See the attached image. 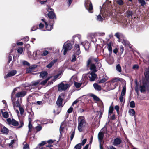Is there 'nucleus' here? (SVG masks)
<instances>
[{"mask_svg":"<svg viewBox=\"0 0 149 149\" xmlns=\"http://www.w3.org/2000/svg\"><path fill=\"white\" fill-rule=\"evenodd\" d=\"M78 129L80 132L82 131V128L86 123V121L84 116H80L78 118Z\"/></svg>","mask_w":149,"mask_h":149,"instance_id":"1","label":"nucleus"},{"mask_svg":"<svg viewBox=\"0 0 149 149\" xmlns=\"http://www.w3.org/2000/svg\"><path fill=\"white\" fill-rule=\"evenodd\" d=\"M74 49V52L72 56V59L71 60L72 62L76 61L77 56L79 55L81 53L80 47L79 45L75 44Z\"/></svg>","mask_w":149,"mask_h":149,"instance_id":"2","label":"nucleus"},{"mask_svg":"<svg viewBox=\"0 0 149 149\" xmlns=\"http://www.w3.org/2000/svg\"><path fill=\"white\" fill-rule=\"evenodd\" d=\"M65 96L63 93H61L59 95L56 103L58 108H62L63 107V103Z\"/></svg>","mask_w":149,"mask_h":149,"instance_id":"3","label":"nucleus"},{"mask_svg":"<svg viewBox=\"0 0 149 149\" xmlns=\"http://www.w3.org/2000/svg\"><path fill=\"white\" fill-rule=\"evenodd\" d=\"M47 11L49 12L47 14L48 17L50 19H54L52 23V24L53 25L55 23L54 20L56 19V15L54 12L53 9L50 7L48 8Z\"/></svg>","mask_w":149,"mask_h":149,"instance_id":"4","label":"nucleus"},{"mask_svg":"<svg viewBox=\"0 0 149 149\" xmlns=\"http://www.w3.org/2000/svg\"><path fill=\"white\" fill-rule=\"evenodd\" d=\"M84 4L86 9L90 13H93V5L90 0H85Z\"/></svg>","mask_w":149,"mask_h":149,"instance_id":"5","label":"nucleus"},{"mask_svg":"<svg viewBox=\"0 0 149 149\" xmlns=\"http://www.w3.org/2000/svg\"><path fill=\"white\" fill-rule=\"evenodd\" d=\"M72 47V45L71 43H65L63 46V49H64L63 54L65 55L68 51L70 50Z\"/></svg>","mask_w":149,"mask_h":149,"instance_id":"6","label":"nucleus"},{"mask_svg":"<svg viewBox=\"0 0 149 149\" xmlns=\"http://www.w3.org/2000/svg\"><path fill=\"white\" fill-rule=\"evenodd\" d=\"M69 87L68 84H64L63 83L61 82L58 85V89L59 91H61L66 90Z\"/></svg>","mask_w":149,"mask_h":149,"instance_id":"7","label":"nucleus"},{"mask_svg":"<svg viewBox=\"0 0 149 149\" xmlns=\"http://www.w3.org/2000/svg\"><path fill=\"white\" fill-rule=\"evenodd\" d=\"M93 61L95 62L96 63L98 62V61H99V60L98 57L94 58L92 57H90L87 61L86 67H88L90 66L91 64L92 63V62Z\"/></svg>","mask_w":149,"mask_h":149,"instance_id":"8","label":"nucleus"},{"mask_svg":"<svg viewBox=\"0 0 149 149\" xmlns=\"http://www.w3.org/2000/svg\"><path fill=\"white\" fill-rule=\"evenodd\" d=\"M140 92L142 93H144L146 91L149 92V85L146 86L144 85H140L139 86Z\"/></svg>","mask_w":149,"mask_h":149,"instance_id":"9","label":"nucleus"},{"mask_svg":"<svg viewBox=\"0 0 149 149\" xmlns=\"http://www.w3.org/2000/svg\"><path fill=\"white\" fill-rule=\"evenodd\" d=\"M17 71L15 70H13L8 73L4 76L5 79H6L8 77L14 76L17 73Z\"/></svg>","mask_w":149,"mask_h":149,"instance_id":"10","label":"nucleus"},{"mask_svg":"<svg viewBox=\"0 0 149 149\" xmlns=\"http://www.w3.org/2000/svg\"><path fill=\"white\" fill-rule=\"evenodd\" d=\"M95 72H91L89 75L90 80L91 81H93L95 80L96 78L97 77V76Z\"/></svg>","mask_w":149,"mask_h":149,"instance_id":"11","label":"nucleus"},{"mask_svg":"<svg viewBox=\"0 0 149 149\" xmlns=\"http://www.w3.org/2000/svg\"><path fill=\"white\" fill-rule=\"evenodd\" d=\"M121 142L122 140L120 138L117 137L114 139L113 144L114 146H117L120 145Z\"/></svg>","mask_w":149,"mask_h":149,"instance_id":"12","label":"nucleus"},{"mask_svg":"<svg viewBox=\"0 0 149 149\" xmlns=\"http://www.w3.org/2000/svg\"><path fill=\"white\" fill-rule=\"evenodd\" d=\"M26 94V91H22L19 92L17 93L15 95V96L17 97H23L25 96Z\"/></svg>","mask_w":149,"mask_h":149,"instance_id":"13","label":"nucleus"},{"mask_svg":"<svg viewBox=\"0 0 149 149\" xmlns=\"http://www.w3.org/2000/svg\"><path fill=\"white\" fill-rule=\"evenodd\" d=\"M47 143V141H42L41 143L39 144L37 146L36 148V149H45V147H43L42 146Z\"/></svg>","mask_w":149,"mask_h":149,"instance_id":"14","label":"nucleus"},{"mask_svg":"<svg viewBox=\"0 0 149 149\" xmlns=\"http://www.w3.org/2000/svg\"><path fill=\"white\" fill-rule=\"evenodd\" d=\"M144 75L146 80L148 82L149 81V68H147L146 69Z\"/></svg>","mask_w":149,"mask_h":149,"instance_id":"15","label":"nucleus"},{"mask_svg":"<svg viewBox=\"0 0 149 149\" xmlns=\"http://www.w3.org/2000/svg\"><path fill=\"white\" fill-rule=\"evenodd\" d=\"M57 61V59L53 60L46 66V67L48 68H50Z\"/></svg>","mask_w":149,"mask_h":149,"instance_id":"16","label":"nucleus"},{"mask_svg":"<svg viewBox=\"0 0 149 149\" xmlns=\"http://www.w3.org/2000/svg\"><path fill=\"white\" fill-rule=\"evenodd\" d=\"M104 134L102 132H100L98 135V138L100 142L101 143L104 138Z\"/></svg>","mask_w":149,"mask_h":149,"instance_id":"17","label":"nucleus"},{"mask_svg":"<svg viewBox=\"0 0 149 149\" xmlns=\"http://www.w3.org/2000/svg\"><path fill=\"white\" fill-rule=\"evenodd\" d=\"M90 65V69L91 71V72H96L97 71L96 66L95 64L91 63Z\"/></svg>","mask_w":149,"mask_h":149,"instance_id":"18","label":"nucleus"},{"mask_svg":"<svg viewBox=\"0 0 149 149\" xmlns=\"http://www.w3.org/2000/svg\"><path fill=\"white\" fill-rule=\"evenodd\" d=\"M93 86L95 89L96 90L100 91L102 89L101 86L97 83H94L93 84Z\"/></svg>","mask_w":149,"mask_h":149,"instance_id":"19","label":"nucleus"},{"mask_svg":"<svg viewBox=\"0 0 149 149\" xmlns=\"http://www.w3.org/2000/svg\"><path fill=\"white\" fill-rule=\"evenodd\" d=\"M45 28L47 30L50 31L53 28V26L51 24H48L47 22H45Z\"/></svg>","mask_w":149,"mask_h":149,"instance_id":"20","label":"nucleus"},{"mask_svg":"<svg viewBox=\"0 0 149 149\" xmlns=\"http://www.w3.org/2000/svg\"><path fill=\"white\" fill-rule=\"evenodd\" d=\"M126 14L127 17L129 18L130 17H132L133 15V13L132 11L128 10L126 12Z\"/></svg>","mask_w":149,"mask_h":149,"instance_id":"21","label":"nucleus"},{"mask_svg":"<svg viewBox=\"0 0 149 149\" xmlns=\"http://www.w3.org/2000/svg\"><path fill=\"white\" fill-rule=\"evenodd\" d=\"M1 132L3 133V134H7L8 133L9 130L8 129L4 126L1 129Z\"/></svg>","mask_w":149,"mask_h":149,"instance_id":"22","label":"nucleus"},{"mask_svg":"<svg viewBox=\"0 0 149 149\" xmlns=\"http://www.w3.org/2000/svg\"><path fill=\"white\" fill-rule=\"evenodd\" d=\"M108 79L107 77L105 76L104 78H103L102 79L97 81V83L99 84L104 83Z\"/></svg>","mask_w":149,"mask_h":149,"instance_id":"23","label":"nucleus"},{"mask_svg":"<svg viewBox=\"0 0 149 149\" xmlns=\"http://www.w3.org/2000/svg\"><path fill=\"white\" fill-rule=\"evenodd\" d=\"M112 44V42H111L107 44L108 50L109 52L111 53L112 52V48L111 47V45Z\"/></svg>","mask_w":149,"mask_h":149,"instance_id":"24","label":"nucleus"},{"mask_svg":"<svg viewBox=\"0 0 149 149\" xmlns=\"http://www.w3.org/2000/svg\"><path fill=\"white\" fill-rule=\"evenodd\" d=\"M11 124L14 126H16L19 125V123L18 121L15 120L14 119H12V122Z\"/></svg>","mask_w":149,"mask_h":149,"instance_id":"25","label":"nucleus"},{"mask_svg":"<svg viewBox=\"0 0 149 149\" xmlns=\"http://www.w3.org/2000/svg\"><path fill=\"white\" fill-rule=\"evenodd\" d=\"M114 110V108L113 106L111 105L109 107V115H111V114L113 113V111Z\"/></svg>","mask_w":149,"mask_h":149,"instance_id":"26","label":"nucleus"},{"mask_svg":"<svg viewBox=\"0 0 149 149\" xmlns=\"http://www.w3.org/2000/svg\"><path fill=\"white\" fill-rule=\"evenodd\" d=\"M91 96L93 98L94 100L96 101L99 102L100 100V99L97 96L93 94H91Z\"/></svg>","mask_w":149,"mask_h":149,"instance_id":"27","label":"nucleus"},{"mask_svg":"<svg viewBox=\"0 0 149 149\" xmlns=\"http://www.w3.org/2000/svg\"><path fill=\"white\" fill-rule=\"evenodd\" d=\"M42 127L40 125L37 126L35 127V129L36 130V131L35 134L37 133L38 132L40 131L42 129Z\"/></svg>","mask_w":149,"mask_h":149,"instance_id":"28","label":"nucleus"},{"mask_svg":"<svg viewBox=\"0 0 149 149\" xmlns=\"http://www.w3.org/2000/svg\"><path fill=\"white\" fill-rule=\"evenodd\" d=\"M129 113L131 116H134L135 114V112L133 109H130L129 110Z\"/></svg>","mask_w":149,"mask_h":149,"instance_id":"29","label":"nucleus"},{"mask_svg":"<svg viewBox=\"0 0 149 149\" xmlns=\"http://www.w3.org/2000/svg\"><path fill=\"white\" fill-rule=\"evenodd\" d=\"M48 73L46 71H42L41 72L40 74V77L43 78L44 77L46 76L47 75Z\"/></svg>","mask_w":149,"mask_h":149,"instance_id":"30","label":"nucleus"},{"mask_svg":"<svg viewBox=\"0 0 149 149\" xmlns=\"http://www.w3.org/2000/svg\"><path fill=\"white\" fill-rule=\"evenodd\" d=\"M1 111L2 112V114L4 118H7L8 117L9 115L7 112H3L2 110H1Z\"/></svg>","mask_w":149,"mask_h":149,"instance_id":"31","label":"nucleus"},{"mask_svg":"<svg viewBox=\"0 0 149 149\" xmlns=\"http://www.w3.org/2000/svg\"><path fill=\"white\" fill-rule=\"evenodd\" d=\"M82 84V82L80 83L75 81L74 82V86L77 88H80Z\"/></svg>","mask_w":149,"mask_h":149,"instance_id":"32","label":"nucleus"},{"mask_svg":"<svg viewBox=\"0 0 149 149\" xmlns=\"http://www.w3.org/2000/svg\"><path fill=\"white\" fill-rule=\"evenodd\" d=\"M116 70L119 72H121V67L120 64H118L116 66Z\"/></svg>","mask_w":149,"mask_h":149,"instance_id":"33","label":"nucleus"},{"mask_svg":"<svg viewBox=\"0 0 149 149\" xmlns=\"http://www.w3.org/2000/svg\"><path fill=\"white\" fill-rule=\"evenodd\" d=\"M33 115L31 114L29 116L28 118L29 123H31L32 121V118H33Z\"/></svg>","mask_w":149,"mask_h":149,"instance_id":"34","label":"nucleus"},{"mask_svg":"<svg viewBox=\"0 0 149 149\" xmlns=\"http://www.w3.org/2000/svg\"><path fill=\"white\" fill-rule=\"evenodd\" d=\"M39 83V81L38 80L36 82H32L31 84V86H36L38 85Z\"/></svg>","mask_w":149,"mask_h":149,"instance_id":"35","label":"nucleus"},{"mask_svg":"<svg viewBox=\"0 0 149 149\" xmlns=\"http://www.w3.org/2000/svg\"><path fill=\"white\" fill-rule=\"evenodd\" d=\"M81 143H79L75 146L74 149H81Z\"/></svg>","mask_w":149,"mask_h":149,"instance_id":"36","label":"nucleus"},{"mask_svg":"<svg viewBox=\"0 0 149 149\" xmlns=\"http://www.w3.org/2000/svg\"><path fill=\"white\" fill-rule=\"evenodd\" d=\"M95 66H96V68H99L101 67L102 65L101 63L99 62V61H98V62H96L95 64Z\"/></svg>","mask_w":149,"mask_h":149,"instance_id":"37","label":"nucleus"},{"mask_svg":"<svg viewBox=\"0 0 149 149\" xmlns=\"http://www.w3.org/2000/svg\"><path fill=\"white\" fill-rule=\"evenodd\" d=\"M139 2L141 4V6H143L146 4L144 0H138Z\"/></svg>","mask_w":149,"mask_h":149,"instance_id":"38","label":"nucleus"},{"mask_svg":"<svg viewBox=\"0 0 149 149\" xmlns=\"http://www.w3.org/2000/svg\"><path fill=\"white\" fill-rule=\"evenodd\" d=\"M130 106L131 108H134L135 107V104L134 101H131L130 103Z\"/></svg>","mask_w":149,"mask_h":149,"instance_id":"39","label":"nucleus"},{"mask_svg":"<svg viewBox=\"0 0 149 149\" xmlns=\"http://www.w3.org/2000/svg\"><path fill=\"white\" fill-rule=\"evenodd\" d=\"M17 51L18 53L22 54L23 51V48L22 47H19L18 48Z\"/></svg>","mask_w":149,"mask_h":149,"instance_id":"40","label":"nucleus"},{"mask_svg":"<svg viewBox=\"0 0 149 149\" xmlns=\"http://www.w3.org/2000/svg\"><path fill=\"white\" fill-rule=\"evenodd\" d=\"M49 53L48 51L47 50H44L43 51L42 53V56H46Z\"/></svg>","mask_w":149,"mask_h":149,"instance_id":"41","label":"nucleus"},{"mask_svg":"<svg viewBox=\"0 0 149 149\" xmlns=\"http://www.w3.org/2000/svg\"><path fill=\"white\" fill-rule=\"evenodd\" d=\"M120 54H122L124 51V47L122 45L120 46Z\"/></svg>","mask_w":149,"mask_h":149,"instance_id":"42","label":"nucleus"},{"mask_svg":"<svg viewBox=\"0 0 149 149\" xmlns=\"http://www.w3.org/2000/svg\"><path fill=\"white\" fill-rule=\"evenodd\" d=\"M19 108L21 115H23L24 112V110L23 108L20 107H19Z\"/></svg>","mask_w":149,"mask_h":149,"instance_id":"43","label":"nucleus"},{"mask_svg":"<svg viewBox=\"0 0 149 149\" xmlns=\"http://www.w3.org/2000/svg\"><path fill=\"white\" fill-rule=\"evenodd\" d=\"M117 3L119 5H122L124 4V2L123 0H118L117 1Z\"/></svg>","mask_w":149,"mask_h":149,"instance_id":"44","label":"nucleus"},{"mask_svg":"<svg viewBox=\"0 0 149 149\" xmlns=\"http://www.w3.org/2000/svg\"><path fill=\"white\" fill-rule=\"evenodd\" d=\"M97 19L99 21H102L103 19L101 15H99L97 16Z\"/></svg>","mask_w":149,"mask_h":149,"instance_id":"45","label":"nucleus"},{"mask_svg":"<svg viewBox=\"0 0 149 149\" xmlns=\"http://www.w3.org/2000/svg\"><path fill=\"white\" fill-rule=\"evenodd\" d=\"M75 134V131H72L71 132L70 136V140L72 141L73 139Z\"/></svg>","mask_w":149,"mask_h":149,"instance_id":"46","label":"nucleus"},{"mask_svg":"<svg viewBox=\"0 0 149 149\" xmlns=\"http://www.w3.org/2000/svg\"><path fill=\"white\" fill-rule=\"evenodd\" d=\"M23 149H30L29 145L27 143L25 144L23 147Z\"/></svg>","mask_w":149,"mask_h":149,"instance_id":"47","label":"nucleus"},{"mask_svg":"<svg viewBox=\"0 0 149 149\" xmlns=\"http://www.w3.org/2000/svg\"><path fill=\"white\" fill-rule=\"evenodd\" d=\"M116 111L117 112L118 114L119 113V107L118 105H116L114 107Z\"/></svg>","mask_w":149,"mask_h":149,"instance_id":"48","label":"nucleus"},{"mask_svg":"<svg viewBox=\"0 0 149 149\" xmlns=\"http://www.w3.org/2000/svg\"><path fill=\"white\" fill-rule=\"evenodd\" d=\"M22 63L23 65H27V66H29L30 65L29 63L25 61H23L22 62Z\"/></svg>","mask_w":149,"mask_h":149,"instance_id":"49","label":"nucleus"},{"mask_svg":"<svg viewBox=\"0 0 149 149\" xmlns=\"http://www.w3.org/2000/svg\"><path fill=\"white\" fill-rule=\"evenodd\" d=\"M11 100L12 102V104L13 105V107L14 108L15 107V106H16V102H15V100H14V98H11Z\"/></svg>","mask_w":149,"mask_h":149,"instance_id":"50","label":"nucleus"},{"mask_svg":"<svg viewBox=\"0 0 149 149\" xmlns=\"http://www.w3.org/2000/svg\"><path fill=\"white\" fill-rule=\"evenodd\" d=\"M73 110V108L72 107H70L67 110V112L68 113H72Z\"/></svg>","mask_w":149,"mask_h":149,"instance_id":"51","label":"nucleus"},{"mask_svg":"<svg viewBox=\"0 0 149 149\" xmlns=\"http://www.w3.org/2000/svg\"><path fill=\"white\" fill-rule=\"evenodd\" d=\"M38 29V25L35 26H33V27L32 28L31 31H33L36 30L37 29Z\"/></svg>","mask_w":149,"mask_h":149,"instance_id":"52","label":"nucleus"},{"mask_svg":"<svg viewBox=\"0 0 149 149\" xmlns=\"http://www.w3.org/2000/svg\"><path fill=\"white\" fill-rule=\"evenodd\" d=\"M16 88H15L14 89V90H13L12 93L11 94V98H13V96L14 95V94L15 93V91H16Z\"/></svg>","mask_w":149,"mask_h":149,"instance_id":"53","label":"nucleus"},{"mask_svg":"<svg viewBox=\"0 0 149 149\" xmlns=\"http://www.w3.org/2000/svg\"><path fill=\"white\" fill-rule=\"evenodd\" d=\"M149 83V81L148 82L147 80H146V81H143V85H144V86H147V85H149L148 84Z\"/></svg>","mask_w":149,"mask_h":149,"instance_id":"54","label":"nucleus"},{"mask_svg":"<svg viewBox=\"0 0 149 149\" xmlns=\"http://www.w3.org/2000/svg\"><path fill=\"white\" fill-rule=\"evenodd\" d=\"M20 125L17 127V128H20L22 127L24 125V123L22 121H20Z\"/></svg>","mask_w":149,"mask_h":149,"instance_id":"55","label":"nucleus"},{"mask_svg":"<svg viewBox=\"0 0 149 149\" xmlns=\"http://www.w3.org/2000/svg\"><path fill=\"white\" fill-rule=\"evenodd\" d=\"M44 27V24L42 23H40L39 25V28L40 29H43Z\"/></svg>","mask_w":149,"mask_h":149,"instance_id":"56","label":"nucleus"},{"mask_svg":"<svg viewBox=\"0 0 149 149\" xmlns=\"http://www.w3.org/2000/svg\"><path fill=\"white\" fill-rule=\"evenodd\" d=\"M87 139H83L82 141V142L81 144V145H84L87 141Z\"/></svg>","mask_w":149,"mask_h":149,"instance_id":"57","label":"nucleus"},{"mask_svg":"<svg viewBox=\"0 0 149 149\" xmlns=\"http://www.w3.org/2000/svg\"><path fill=\"white\" fill-rule=\"evenodd\" d=\"M33 70L32 69L29 67L28 69H27V73H31L32 71Z\"/></svg>","mask_w":149,"mask_h":149,"instance_id":"58","label":"nucleus"},{"mask_svg":"<svg viewBox=\"0 0 149 149\" xmlns=\"http://www.w3.org/2000/svg\"><path fill=\"white\" fill-rule=\"evenodd\" d=\"M139 68V66L137 64H136V65H134L133 66V67H132V68L133 69H138Z\"/></svg>","mask_w":149,"mask_h":149,"instance_id":"59","label":"nucleus"},{"mask_svg":"<svg viewBox=\"0 0 149 149\" xmlns=\"http://www.w3.org/2000/svg\"><path fill=\"white\" fill-rule=\"evenodd\" d=\"M16 107H21L20 105L18 100L16 101Z\"/></svg>","mask_w":149,"mask_h":149,"instance_id":"60","label":"nucleus"},{"mask_svg":"<svg viewBox=\"0 0 149 149\" xmlns=\"http://www.w3.org/2000/svg\"><path fill=\"white\" fill-rule=\"evenodd\" d=\"M46 81V80L42 81L41 82L40 84L41 85H45L47 82Z\"/></svg>","mask_w":149,"mask_h":149,"instance_id":"61","label":"nucleus"},{"mask_svg":"<svg viewBox=\"0 0 149 149\" xmlns=\"http://www.w3.org/2000/svg\"><path fill=\"white\" fill-rule=\"evenodd\" d=\"M120 80L118 78H115L113 79L112 81L113 82L118 81H119Z\"/></svg>","mask_w":149,"mask_h":149,"instance_id":"62","label":"nucleus"},{"mask_svg":"<svg viewBox=\"0 0 149 149\" xmlns=\"http://www.w3.org/2000/svg\"><path fill=\"white\" fill-rule=\"evenodd\" d=\"M7 121L9 124H11L12 122V120L11 118H9L7 119Z\"/></svg>","mask_w":149,"mask_h":149,"instance_id":"63","label":"nucleus"},{"mask_svg":"<svg viewBox=\"0 0 149 149\" xmlns=\"http://www.w3.org/2000/svg\"><path fill=\"white\" fill-rule=\"evenodd\" d=\"M108 149H116L112 146H110L109 147H107Z\"/></svg>","mask_w":149,"mask_h":149,"instance_id":"64","label":"nucleus"}]
</instances>
